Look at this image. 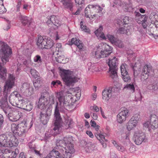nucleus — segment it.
<instances>
[{
  "label": "nucleus",
  "mask_w": 158,
  "mask_h": 158,
  "mask_svg": "<svg viewBox=\"0 0 158 158\" xmlns=\"http://www.w3.org/2000/svg\"><path fill=\"white\" fill-rule=\"evenodd\" d=\"M17 79L16 76L13 73L8 74L7 79L5 82L4 85V94L0 101V106L3 111L6 114L9 111L8 117L9 120L11 121H16L18 120L22 115L21 113L17 110L14 109H10L8 106L7 100V93L10 91L15 85V81Z\"/></svg>",
  "instance_id": "obj_1"
},
{
  "label": "nucleus",
  "mask_w": 158,
  "mask_h": 158,
  "mask_svg": "<svg viewBox=\"0 0 158 158\" xmlns=\"http://www.w3.org/2000/svg\"><path fill=\"white\" fill-rule=\"evenodd\" d=\"M56 97L58 102H56L54 113L55 120L54 124V127L53 129L55 131L54 133L55 135L59 133L60 127L61 118L59 110L62 112H66L69 105L67 96H64L62 92L57 93Z\"/></svg>",
  "instance_id": "obj_2"
},
{
  "label": "nucleus",
  "mask_w": 158,
  "mask_h": 158,
  "mask_svg": "<svg viewBox=\"0 0 158 158\" xmlns=\"http://www.w3.org/2000/svg\"><path fill=\"white\" fill-rule=\"evenodd\" d=\"M70 143H67L63 148V151L61 153L54 149L50 152L49 155L43 158H71L75 152L74 146Z\"/></svg>",
  "instance_id": "obj_3"
},
{
  "label": "nucleus",
  "mask_w": 158,
  "mask_h": 158,
  "mask_svg": "<svg viewBox=\"0 0 158 158\" xmlns=\"http://www.w3.org/2000/svg\"><path fill=\"white\" fill-rule=\"evenodd\" d=\"M33 123L31 121L27 126V122H23L19 124L12 123L11 124L10 128L11 132L14 134L19 136H24L33 125Z\"/></svg>",
  "instance_id": "obj_4"
},
{
  "label": "nucleus",
  "mask_w": 158,
  "mask_h": 158,
  "mask_svg": "<svg viewBox=\"0 0 158 158\" xmlns=\"http://www.w3.org/2000/svg\"><path fill=\"white\" fill-rule=\"evenodd\" d=\"M118 62V58L114 56L109 58L107 63L109 67V73L110 76L113 82L115 84L118 83L119 84L121 85L119 82L116 70Z\"/></svg>",
  "instance_id": "obj_5"
},
{
  "label": "nucleus",
  "mask_w": 158,
  "mask_h": 158,
  "mask_svg": "<svg viewBox=\"0 0 158 158\" xmlns=\"http://www.w3.org/2000/svg\"><path fill=\"white\" fill-rule=\"evenodd\" d=\"M19 143L18 139L14 134L8 135L2 134L0 135V146L2 147H17Z\"/></svg>",
  "instance_id": "obj_6"
},
{
  "label": "nucleus",
  "mask_w": 158,
  "mask_h": 158,
  "mask_svg": "<svg viewBox=\"0 0 158 158\" xmlns=\"http://www.w3.org/2000/svg\"><path fill=\"white\" fill-rule=\"evenodd\" d=\"M60 70L61 78L67 86L72 85L78 81V79L73 75L72 72L63 69Z\"/></svg>",
  "instance_id": "obj_7"
},
{
  "label": "nucleus",
  "mask_w": 158,
  "mask_h": 158,
  "mask_svg": "<svg viewBox=\"0 0 158 158\" xmlns=\"http://www.w3.org/2000/svg\"><path fill=\"white\" fill-rule=\"evenodd\" d=\"M112 48L106 43H101L97 47L95 56L97 58L107 57L112 52Z\"/></svg>",
  "instance_id": "obj_8"
},
{
  "label": "nucleus",
  "mask_w": 158,
  "mask_h": 158,
  "mask_svg": "<svg viewBox=\"0 0 158 158\" xmlns=\"http://www.w3.org/2000/svg\"><path fill=\"white\" fill-rule=\"evenodd\" d=\"M36 44L40 49H53L54 44L53 41L45 36H39L36 39Z\"/></svg>",
  "instance_id": "obj_9"
},
{
  "label": "nucleus",
  "mask_w": 158,
  "mask_h": 158,
  "mask_svg": "<svg viewBox=\"0 0 158 158\" xmlns=\"http://www.w3.org/2000/svg\"><path fill=\"white\" fill-rule=\"evenodd\" d=\"M36 44L40 49H53L54 44L53 41L45 36H39L36 39Z\"/></svg>",
  "instance_id": "obj_10"
},
{
  "label": "nucleus",
  "mask_w": 158,
  "mask_h": 158,
  "mask_svg": "<svg viewBox=\"0 0 158 158\" xmlns=\"http://www.w3.org/2000/svg\"><path fill=\"white\" fill-rule=\"evenodd\" d=\"M140 117L139 112H138L133 114L126 125V129L128 131H130L136 127Z\"/></svg>",
  "instance_id": "obj_11"
},
{
  "label": "nucleus",
  "mask_w": 158,
  "mask_h": 158,
  "mask_svg": "<svg viewBox=\"0 0 158 158\" xmlns=\"http://www.w3.org/2000/svg\"><path fill=\"white\" fill-rule=\"evenodd\" d=\"M143 127L148 128L149 131L151 129H156L158 128V118L155 114L150 116V121H147L143 124Z\"/></svg>",
  "instance_id": "obj_12"
},
{
  "label": "nucleus",
  "mask_w": 158,
  "mask_h": 158,
  "mask_svg": "<svg viewBox=\"0 0 158 158\" xmlns=\"http://www.w3.org/2000/svg\"><path fill=\"white\" fill-rule=\"evenodd\" d=\"M133 137L134 142L137 145H140L147 140L145 133L140 130L135 131Z\"/></svg>",
  "instance_id": "obj_13"
},
{
  "label": "nucleus",
  "mask_w": 158,
  "mask_h": 158,
  "mask_svg": "<svg viewBox=\"0 0 158 158\" xmlns=\"http://www.w3.org/2000/svg\"><path fill=\"white\" fill-rule=\"evenodd\" d=\"M72 140L71 136L64 137L62 140H57L56 142V149L58 150L57 151L60 153L62 152L65 145L67 144V143L71 142Z\"/></svg>",
  "instance_id": "obj_14"
},
{
  "label": "nucleus",
  "mask_w": 158,
  "mask_h": 158,
  "mask_svg": "<svg viewBox=\"0 0 158 158\" xmlns=\"http://www.w3.org/2000/svg\"><path fill=\"white\" fill-rule=\"evenodd\" d=\"M21 93L24 96L28 97L34 93V88L32 85L28 83H23L20 88Z\"/></svg>",
  "instance_id": "obj_15"
},
{
  "label": "nucleus",
  "mask_w": 158,
  "mask_h": 158,
  "mask_svg": "<svg viewBox=\"0 0 158 158\" xmlns=\"http://www.w3.org/2000/svg\"><path fill=\"white\" fill-rule=\"evenodd\" d=\"M1 51L2 53V60L3 64H5L9 61L12 54L11 50L7 44H4L2 47Z\"/></svg>",
  "instance_id": "obj_16"
},
{
  "label": "nucleus",
  "mask_w": 158,
  "mask_h": 158,
  "mask_svg": "<svg viewBox=\"0 0 158 158\" xmlns=\"http://www.w3.org/2000/svg\"><path fill=\"white\" fill-rule=\"evenodd\" d=\"M18 149H16L15 151H12L10 150L1 147L0 148V156L2 158H15L17 156L16 152H18Z\"/></svg>",
  "instance_id": "obj_17"
},
{
  "label": "nucleus",
  "mask_w": 158,
  "mask_h": 158,
  "mask_svg": "<svg viewBox=\"0 0 158 158\" xmlns=\"http://www.w3.org/2000/svg\"><path fill=\"white\" fill-rule=\"evenodd\" d=\"M129 111L125 107L121 108L117 116V121L119 123H122L126 121L128 116Z\"/></svg>",
  "instance_id": "obj_18"
},
{
  "label": "nucleus",
  "mask_w": 158,
  "mask_h": 158,
  "mask_svg": "<svg viewBox=\"0 0 158 158\" xmlns=\"http://www.w3.org/2000/svg\"><path fill=\"white\" fill-rule=\"evenodd\" d=\"M135 19L137 23L142 25L143 27L146 28L147 27V22L148 17L146 15H141L139 12L135 11Z\"/></svg>",
  "instance_id": "obj_19"
},
{
  "label": "nucleus",
  "mask_w": 158,
  "mask_h": 158,
  "mask_svg": "<svg viewBox=\"0 0 158 158\" xmlns=\"http://www.w3.org/2000/svg\"><path fill=\"white\" fill-rule=\"evenodd\" d=\"M127 65L125 63L122 64L120 66V70L121 77L123 80L125 82H130L131 78L127 70Z\"/></svg>",
  "instance_id": "obj_20"
},
{
  "label": "nucleus",
  "mask_w": 158,
  "mask_h": 158,
  "mask_svg": "<svg viewBox=\"0 0 158 158\" xmlns=\"http://www.w3.org/2000/svg\"><path fill=\"white\" fill-rule=\"evenodd\" d=\"M141 80H146L144 81V84H146V82L148 81V78L150 74L151 75H153V72L152 71L151 68L148 67V66L145 65L142 68V71Z\"/></svg>",
  "instance_id": "obj_21"
},
{
  "label": "nucleus",
  "mask_w": 158,
  "mask_h": 158,
  "mask_svg": "<svg viewBox=\"0 0 158 158\" xmlns=\"http://www.w3.org/2000/svg\"><path fill=\"white\" fill-rule=\"evenodd\" d=\"M45 21L49 27L54 25L57 28L61 25L60 22L57 19V17L54 15L47 18Z\"/></svg>",
  "instance_id": "obj_22"
},
{
  "label": "nucleus",
  "mask_w": 158,
  "mask_h": 158,
  "mask_svg": "<svg viewBox=\"0 0 158 158\" xmlns=\"http://www.w3.org/2000/svg\"><path fill=\"white\" fill-rule=\"evenodd\" d=\"M48 94L46 93L45 95L42 94L39 99V101L38 103L37 106L38 108L41 110L44 109L46 106L48 104V100L47 98Z\"/></svg>",
  "instance_id": "obj_23"
},
{
  "label": "nucleus",
  "mask_w": 158,
  "mask_h": 158,
  "mask_svg": "<svg viewBox=\"0 0 158 158\" xmlns=\"http://www.w3.org/2000/svg\"><path fill=\"white\" fill-rule=\"evenodd\" d=\"M112 92V88H105L102 92V99L106 101H108L111 97Z\"/></svg>",
  "instance_id": "obj_24"
},
{
  "label": "nucleus",
  "mask_w": 158,
  "mask_h": 158,
  "mask_svg": "<svg viewBox=\"0 0 158 158\" xmlns=\"http://www.w3.org/2000/svg\"><path fill=\"white\" fill-rule=\"evenodd\" d=\"M90 9H93L94 10L96 9H97L98 10V13L102 12L103 8L101 7L100 6L98 5H89L85 9V16L86 18L90 19L89 15L88 14V11Z\"/></svg>",
  "instance_id": "obj_25"
},
{
  "label": "nucleus",
  "mask_w": 158,
  "mask_h": 158,
  "mask_svg": "<svg viewBox=\"0 0 158 158\" xmlns=\"http://www.w3.org/2000/svg\"><path fill=\"white\" fill-rule=\"evenodd\" d=\"M19 18L22 23L24 25L28 24L29 26H30L32 22V20L31 18L21 15H19Z\"/></svg>",
  "instance_id": "obj_26"
},
{
  "label": "nucleus",
  "mask_w": 158,
  "mask_h": 158,
  "mask_svg": "<svg viewBox=\"0 0 158 158\" xmlns=\"http://www.w3.org/2000/svg\"><path fill=\"white\" fill-rule=\"evenodd\" d=\"M50 112L48 114H43L42 112H40V118L42 123L44 125L46 124L49 120V117L50 115Z\"/></svg>",
  "instance_id": "obj_27"
},
{
  "label": "nucleus",
  "mask_w": 158,
  "mask_h": 158,
  "mask_svg": "<svg viewBox=\"0 0 158 158\" xmlns=\"http://www.w3.org/2000/svg\"><path fill=\"white\" fill-rule=\"evenodd\" d=\"M20 98H18V102H14L11 103V104L13 106L23 109V107H24V105H26V102L22 99L21 97H20Z\"/></svg>",
  "instance_id": "obj_28"
},
{
  "label": "nucleus",
  "mask_w": 158,
  "mask_h": 158,
  "mask_svg": "<svg viewBox=\"0 0 158 158\" xmlns=\"http://www.w3.org/2000/svg\"><path fill=\"white\" fill-rule=\"evenodd\" d=\"M103 28L101 25H100L98 29L94 31V33L96 36L103 40H106V36L104 33L102 32Z\"/></svg>",
  "instance_id": "obj_29"
},
{
  "label": "nucleus",
  "mask_w": 158,
  "mask_h": 158,
  "mask_svg": "<svg viewBox=\"0 0 158 158\" xmlns=\"http://www.w3.org/2000/svg\"><path fill=\"white\" fill-rule=\"evenodd\" d=\"M95 135L98 140L104 146V141H107V140L105 139L104 135L100 131L95 132Z\"/></svg>",
  "instance_id": "obj_30"
},
{
  "label": "nucleus",
  "mask_w": 158,
  "mask_h": 158,
  "mask_svg": "<svg viewBox=\"0 0 158 158\" xmlns=\"http://www.w3.org/2000/svg\"><path fill=\"white\" fill-rule=\"evenodd\" d=\"M149 18L150 19L151 23L154 24L155 27L158 30V15L151 14Z\"/></svg>",
  "instance_id": "obj_31"
},
{
  "label": "nucleus",
  "mask_w": 158,
  "mask_h": 158,
  "mask_svg": "<svg viewBox=\"0 0 158 158\" xmlns=\"http://www.w3.org/2000/svg\"><path fill=\"white\" fill-rule=\"evenodd\" d=\"M64 8L69 9L71 11L73 10V2L70 0H66L63 3Z\"/></svg>",
  "instance_id": "obj_32"
},
{
  "label": "nucleus",
  "mask_w": 158,
  "mask_h": 158,
  "mask_svg": "<svg viewBox=\"0 0 158 158\" xmlns=\"http://www.w3.org/2000/svg\"><path fill=\"white\" fill-rule=\"evenodd\" d=\"M130 27L128 26H124L123 27H121L119 28L118 32L121 34H125L127 35L130 34V31L129 30Z\"/></svg>",
  "instance_id": "obj_33"
},
{
  "label": "nucleus",
  "mask_w": 158,
  "mask_h": 158,
  "mask_svg": "<svg viewBox=\"0 0 158 158\" xmlns=\"http://www.w3.org/2000/svg\"><path fill=\"white\" fill-rule=\"evenodd\" d=\"M71 42L73 44H74L77 46L79 49L80 50L83 47V44L81 41L76 38H73L71 40Z\"/></svg>",
  "instance_id": "obj_34"
},
{
  "label": "nucleus",
  "mask_w": 158,
  "mask_h": 158,
  "mask_svg": "<svg viewBox=\"0 0 158 158\" xmlns=\"http://www.w3.org/2000/svg\"><path fill=\"white\" fill-rule=\"evenodd\" d=\"M20 95L17 92L14 91L11 93L9 97V100L10 103L15 102L17 98L20 97Z\"/></svg>",
  "instance_id": "obj_35"
},
{
  "label": "nucleus",
  "mask_w": 158,
  "mask_h": 158,
  "mask_svg": "<svg viewBox=\"0 0 158 158\" xmlns=\"http://www.w3.org/2000/svg\"><path fill=\"white\" fill-rule=\"evenodd\" d=\"M135 83L127 84L125 85L123 89L124 90L126 89L129 91L131 93H133L135 91V87L134 86Z\"/></svg>",
  "instance_id": "obj_36"
},
{
  "label": "nucleus",
  "mask_w": 158,
  "mask_h": 158,
  "mask_svg": "<svg viewBox=\"0 0 158 158\" xmlns=\"http://www.w3.org/2000/svg\"><path fill=\"white\" fill-rule=\"evenodd\" d=\"M7 70L6 69L2 67L1 63H0V78L2 80L6 79Z\"/></svg>",
  "instance_id": "obj_37"
},
{
  "label": "nucleus",
  "mask_w": 158,
  "mask_h": 158,
  "mask_svg": "<svg viewBox=\"0 0 158 158\" xmlns=\"http://www.w3.org/2000/svg\"><path fill=\"white\" fill-rule=\"evenodd\" d=\"M112 143L113 144L115 147L117 149L121 152H123L126 150L123 146L121 145L120 144L118 143L117 142L114 140H112Z\"/></svg>",
  "instance_id": "obj_38"
},
{
  "label": "nucleus",
  "mask_w": 158,
  "mask_h": 158,
  "mask_svg": "<svg viewBox=\"0 0 158 158\" xmlns=\"http://www.w3.org/2000/svg\"><path fill=\"white\" fill-rule=\"evenodd\" d=\"M23 62L24 64L27 68H30L32 66L33 64L30 56L25 59Z\"/></svg>",
  "instance_id": "obj_39"
},
{
  "label": "nucleus",
  "mask_w": 158,
  "mask_h": 158,
  "mask_svg": "<svg viewBox=\"0 0 158 158\" xmlns=\"http://www.w3.org/2000/svg\"><path fill=\"white\" fill-rule=\"evenodd\" d=\"M19 59L17 58V61H18V63L17 64V68L16 70V74L17 75L19 74V72L21 70V64L20 62L21 61L23 60V59H22V56H19V57H17Z\"/></svg>",
  "instance_id": "obj_40"
},
{
  "label": "nucleus",
  "mask_w": 158,
  "mask_h": 158,
  "mask_svg": "<svg viewBox=\"0 0 158 158\" xmlns=\"http://www.w3.org/2000/svg\"><path fill=\"white\" fill-rule=\"evenodd\" d=\"M133 70L134 71V74L135 75L136 73H137V71L138 72H141V66L140 64L139 63H136L133 67Z\"/></svg>",
  "instance_id": "obj_41"
},
{
  "label": "nucleus",
  "mask_w": 158,
  "mask_h": 158,
  "mask_svg": "<svg viewBox=\"0 0 158 158\" xmlns=\"http://www.w3.org/2000/svg\"><path fill=\"white\" fill-rule=\"evenodd\" d=\"M147 88L149 90L155 91L157 89V86L155 84H152L150 81L147 82Z\"/></svg>",
  "instance_id": "obj_42"
},
{
  "label": "nucleus",
  "mask_w": 158,
  "mask_h": 158,
  "mask_svg": "<svg viewBox=\"0 0 158 158\" xmlns=\"http://www.w3.org/2000/svg\"><path fill=\"white\" fill-rule=\"evenodd\" d=\"M68 60V59L65 58L63 55L60 56L56 58V61L59 63L64 64Z\"/></svg>",
  "instance_id": "obj_43"
},
{
  "label": "nucleus",
  "mask_w": 158,
  "mask_h": 158,
  "mask_svg": "<svg viewBox=\"0 0 158 158\" xmlns=\"http://www.w3.org/2000/svg\"><path fill=\"white\" fill-rule=\"evenodd\" d=\"M30 73L32 77L35 79L37 78L38 79L40 80V79L38 78L39 76V73L35 69H31L30 70Z\"/></svg>",
  "instance_id": "obj_44"
},
{
  "label": "nucleus",
  "mask_w": 158,
  "mask_h": 158,
  "mask_svg": "<svg viewBox=\"0 0 158 158\" xmlns=\"http://www.w3.org/2000/svg\"><path fill=\"white\" fill-rule=\"evenodd\" d=\"M81 28V30L84 32L89 33H90V30L88 27L85 25H83V23L81 21L80 23Z\"/></svg>",
  "instance_id": "obj_45"
},
{
  "label": "nucleus",
  "mask_w": 158,
  "mask_h": 158,
  "mask_svg": "<svg viewBox=\"0 0 158 158\" xmlns=\"http://www.w3.org/2000/svg\"><path fill=\"white\" fill-rule=\"evenodd\" d=\"M47 98H48V104H49V105H51L52 104H53L54 103V99L55 97L52 94L51 95L49 96V94H48V96H47Z\"/></svg>",
  "instance_id": "obj_46"
},
{
  "label": "nucleus",
  "mask_w": 158,
  "mask_h": 158,
  "mask_svg": "<svg viewBox=\"0 0 158 158\" xmlns=\"http://www.w3.org/2000/svg\"><path fill=\"white\" fill-rule=\"evenodd\" d=\"M106 39H108L112 44H113L117 39L113 35L109 34L106 35Z\"/></svg>",
  "instance_id": "obj_47"
},
{
  "label": "nucleus",
  "mask_w": 158,
  "mask_h": 158,
  "mask_svg": "<svg viewBox=\"0 0 158 158\" xmlns=\"http://www.w3.org/2000/svg\"><path fill=\"white\" fill-rule=\"evenodd\" d=\"M24 107H23V109L27 111H30L33 108V106L31 103H27L26 102V105H24Z\"/></svg>",
  "instance_id": "obj_48"
},
{
  "label": "nucleus",
  "mask_w": 158,
  "mask_h": 158,
  "mask_svg": "<svg viewBox=\"0 0 158 158\" xmlns=\"http://www.w3.org/2000/svg\"><path fill=\"white\" fill-rule=\"evenodd\" d=\"M89 64H90V66L88 68V70L92 72V73H94L95 72H97L98 71V69L96 68L94 64H88V66Z\"/></svg>",
  "instance_id": "obj_49"
},
{
  "label": "nucleus",
  "mask_w": 158,
  "mask_h": 158,
  "mask_svg": "<svg viewBox=\"0 0 158 158\" xmlns=\"http://www.w3.org/2000/svg\"><path fill=\"white\" fill-rule=\"evenodd\" d=\"M103 14L102 12H98L95 14H94L93 15H91L90 17V18H91L93 19L95 18L96 20H98L99 19V18L102 16Z\"/></svg>",
  "instance_id": "obj_50"
},
{
  "label": "nucleus",
  "mask_w": 158,
  "mask_h": 158,
  "mask_svg": "<svg viewBox=\"0 0 158 158\" xmlns=\"http://www.w3.org/2000/svg\"><path fill=\"white\" fill-rule=\"evenodd\" d=\"M119 48H122L123 47V44L122 42L119 40L116 39L113 44Z\"/></svg>",
  "instance_id": "obj_51"
},
{
  "label": "nucleus",
  "mask_w": 158,
  "mask_h": 158,
  "mask_svg": "<svg viewBox=\"0 0 158 158\" xmlns=\"http://www.w3.org/2000/svg\"><path fill=\"white\" fill-rule=\"evenodd\" d=\"M61 82L59 80L54 81L51 82V86L52 88L53 87L56 88L58 85H61Z\"/></svg>",
  "instance_id": "obj_52"
},
{
  "label": "nucleus",
  "mask_w": 158,
  "mask_h": 158,
  "mask_svg": "<svg viewBox=\"0 0 158 158\" xmlns=\"http://www.w3.org/2000/svg\"><path fill=\"white\" fill-rule=\"evenodd\" d=\"M122 18L123 19V23L126 24L125 26H126V25L129 23L131 20V18H129L127 16H125L123 18L122 17Z\"/></svg>",
  "instance_id": "obj_53"
},
{
  "label": "nucleus",
  "mask_w": 158,
  "mask_h": 158,
  "mask_svg": "<svg viewBox=\"0 0 158 158\" xmlns=\"http://www.w3.org/2000/svg\"><path fill=\"white\" fill-rule=\"evenodd\" d=\"M90 109L91 110L96 112H98L99 110V107L95 104L91 106Z\"/></svg>",
  "instance_id": "obj_54"
},
{
  "label": "nucleus",
  "mask_w": 158,
  "mask_h": 158,
  "mask_svg": "<svg viewBox=\"0 0 158 158\" xmlns=\"http://www.w3.org/2000/svg\"><path fill=\"white\" fill-rule=\"evenodd\" d=\"M33 60L35 62H41L42 61L41 56L38 55H36L33 58Z\"/></svg>",
  "instance_id": "obj_55"
},
{
  "label": "nucleus",
  "mask_w": 158,
  "mask_h": 158,
  "mask_svg": "<svg viewBox=\"0 0 158 158\" xmlns=\"http://www.w3.org/2000/svg\"><path fill=\"white\" fill-rule=\"evenodd\" d=\"M142 98V95L140 92L139 91L136 94L135 97V99L136 101H141Z\"/></svg>",
  "instance_id": "obj_56"
},
{
  "label": "nucleus",
  "mask_w": 158,
  "mask_h": 158,
  "mask_svg": "<svg viewBox=\"0 0 158 158\" xmlns=\"http://www.w3.org/2000/svg\"><path fill=\"white\" fill-rule=\"evenodd\" d=\"M62 45L60 43H57L56 45V51L58 52L61 51L62 50Z\"/></svg>",
  "instance_id": "obj_57"
},
{
  "label": "nucleus",
  "mask_w": 158,
  "mask_h": 158,
  "mask_svg": "<svg viewBox=\"0 0 158 158\" xmlns=\"http://www.w3.org/2000/svg\"><path fill=\"white\" fill-rule=\"evenodd\" d=\"M1 6L0 9V14H2L6 12V10L3 6V5H0Z\"/></svg>",
  "instance_id": "obj_58"
},
{
  "label": "nucleus",
  "mask_w": 158,
  "mask_h": 158,
  "mask_svg": "<svg viewBox=\"0 0 158 158\" xmlns=\"http://www.w3.org/2000/svg\"><path fill=\"white\" fill-rule=\"evenodd\" d=\"M121 1L120 0H118L117 1V2L116 1H115L114 2V3L116 5H119L120 6H122L123 9H127L128 8V7L127 6H124L123 5L122 6V5L121 3Z\"/></svg>",
  "instance_id": "obj_59"
},
{
  "label": "nucleus",
  "mask_w": 158,
  "mask_h": 158,
  "mask_svg": "<svg viewBox=\"0 0 158 158\" xmlns=\"http://www.w3.org/2000/svg\"><path fill=\"white\" fill-rule=\"evenodd\" d=\"M65 123L68 125V127H70L73 123V121L71 118H68V119L66 120Z\"/></svg>",
  "instance_id": "obj_60"
},
{
  "label": "nucleus",
  "mask_w": 158,
  "mask_h": 158,
  "mask_svg": "<svg viewBox=\"0 0 158 158\" xmlns=\"http://www.w3.org/2000/svg\"><path fill=\"white\" fill-rule=\"evenodd\" d=\"M130 148H129V151L130 152H133L135 151V146L131 143V145H128Z\"/></svg>",
  "instance_id": "obj_61"
},
{
  "label": "nucleus",
  "mask_w": 158,
  "mask_h": 158,
  "mask_svg": "<svg viewBox=\"0 0 158 158\" xmlns=\"http://www.w3.org/2000/svg\"><path fill=\"white\" fill-rule=\"evenodd\" d=\"M51 135L49 134V133H46L45 134V137L44 139V140L46 141H48L50 139V137H51Z\"/></svg>",
  "instance_id": "obj_62"
},
{
  "label": "nucleus",
  "mask_w": 158,
  "mask_h": 158,
  "mask_svg": "<svg viewBox=\"0 0 158 158\" xmlns=\"http://www.w3.org/2000/svg\"><path fill=\"white\" fill-rule=\"evenodd\" d=\"M86 133L91 138H93L94 136L92 133L91 131H86Z\"/></svg>",
  "instance_id": "obj_63"
},
{
  "label": "nucleus",
  "mask_w": 158,
  "mask_h": 158,
  "mask_svg": "<svg viewBox=\"0 0 158 158\" xmlns=\"http://www.w3.org/2000/svg\"><path fill=\"white\" fill-rule=\"evenodd\" d=\"M91 115L94 119H97L98 118V115L97 114L91 112Z\"/></svg>",
  "instance_id": "obj_64"
}]
</instances>
